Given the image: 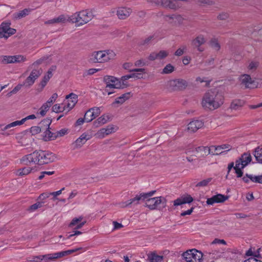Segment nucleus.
Wrapping results in <instances>:
<instances>
[{
	"label": "nucleus",
	"instance_id": "nucleus-36",
	"mask_svg": "<svg viewBox=\"0 0 262 262\" xmlns=\"http://www.w3.org/2000/svg\"><path fill=\"white\" fill-rule=\"evenodd\" d=\"M85 141L79 137L73 143L74 149L80 148L85 143Z\"/></svg>",
	"mask_w": 262,
	"mask_h": 262
},
{
	"label": "nucleus",
	"instance_id": "nucleus-19",
	"mask_svg": "<svg viewBox=\"0 0 262 262\" xmlns=\"http://www.w3.org/2000/svg\"><path fill=\"white\" fill-rule=\"evenodd\" d=\"M130 93H126L122 94L121 96L117 97L115 101L112 103V105H115L116 104H122L126 100L128 99L130 97Z\"/></svg>",
	"mask_w": 262,
	"mask_h": 262
},
{
	"label": "nucleus",
	"instance_id": "nucleus-8",
	"mask_svg": "<svg viewBox=\"0 0 262 262\" xmlns=\"http://www.w3.org/2000/svg\"><path fill=\"white\" fill-rule=\"evenodd\" d=\"M42 74V70L34 69L32 71L30 75L26 78L24 82V85L26 87H30L32 85L35 80L37 79Z\"/></svg>",
	"mask_w": 262,
	"mask_h": 262
},
{
	"label": "nucleus",
	"instance_id": "nucleus-25",
	"mask_svg": "<svg viewBox=\"0 0 262 262\" xmlns=\"http://www.w3.org/2000/svg\"><path fill=\"white\" fill-rule=\"evenodd\" d=\"M66 19L63 15H61L58 17L50 19L48 21H45V24H53L55 23H63L66 21Z\"/></svg>",
	"mask_w": 262,
	"mask_h": 262
},
{
	"label": "nucleus",
	"instance_id": "nucleus-16",
	"mask_svg": "<svg viewBox=\"0 0 262 262\" xmlns=\"http://www.w3.org/2000/svg\"><path fill=\"white\" fill-rule=\"evenodd\" d=\"M205 42V40L202 35L198 36L195 38L193 39L191 41V45L194 47L198 49V50L202 52L203 50L201 49L200 46Z\"/></svg>",
	"mask_w": 262,
	"mask_h": 262
},
{
	"label": "nucleus",
	"instance_id": "nucleus-7",
	"mask_svg": "<svg viewBox=\"0 0 262 262\" xmlns=\"http://www.w3.org/2000/svg\"><path fill=\"white\" fill-rule=\"evenodd\" d=\"M169 85L172 91H181L186 89L188 85V83L184 79H176L170 80Z\"/></svg>",
	"mask_w": 262,
	"mask_h": 262
},
{
	"label": "nucleus",
	"instance_id": "nucleus-10",
	"mask_svg": "<svg viewBox=\"0 0 262 262\" xmlns=\"http://www.w3.org/2000/svg\"><path fill=\"white\" fill-rule=\"evenodd\" d=\"M101 111L99 107H94L90 108L84 114V119L86 122L92 121L96 117L100 114Z\"/></svg>",
	"mask_w": 262,
	"mask_h": 262
},
{
	"label": "nucleus",
	"instance_id": "nucleus-33",
	"mask_svg": "<svg viewBox=\"0 0 262 262\" xmlns=\"http://www.w3.org/2000/svg\"><path fill=\"white\" fill-rule=\"evenodd\" d=\"M100 132L103 135H107L115 132V127L113 125H108L107 127L101 129Z\"/></svg>",
	"mask_w": 262,
	"mask_h": 262
},
{
	"label": "nucleus",
	"instance_id": "nucleus-11",
	"mask_svg": "<svg viewBox=\"0 0 262 262\" xmlns=\"http://www.w3.org/2000/svg\"><path fill=\"white\" fill-rule=\"evenodd\" d=\"M240 80L246 88L253 89L256 87L255 81L252 79L249 75H243L240 78Z\"/></svg>",
	"mask_w": 262,
	"mask_h": 262
},
{
	"label": "nucleus",
	"instance_id": "nucleus-17",
	"mask_svg": "<svg viewBox=\"0 0 262 262\" xmlns=\"http://www.w3.org/2000/svg\"><path fill=\"white\" fill-rule=\"evenodd\" d=\"M66 98L71 99L67 105H66V107L69 108V111H70L72 108H73L75 104L77 103L78 101V95L73 93H71L70 94L67 95Z\"/></svg>",
	"mask_w": 262,
	"mask_h": 262
},
{
	"label": "nucleus",
	"instance_id": "nucleus-37",
	"mask_svg": "<svg viewBox=\"0 0 262 262\" xmlns=\"http://www.w3.org/2000/svg\"><path fill=\"white\" fill-rule=\"evenodd\" d=\"M174 67L170 63H169L167 64L164 68L163 69V71L162 72V74H170L172 72L174 71Z\"/></svg>",
	"mask_w": 262,
	"mask_h": 262
},
{
	"label": "nucleus",
	"instance_id": "nucleus-40",
	"mask_svg": "<svg viewBox=\"0 0 262 262\" xmlns=\"http://www.w3.org/2000/svg\"><path fill=\"white\" fill-rule=\"evenodd\" d=\"M154 39V36L151 35L147 37L146 38L141 40L140 42V45L141 46L149 45L151 43V41Z\"/></svg>",
	"mask_w": 262,
	"mask_h": 262
},
{
	"label": "nucleus",
	"instance_id": "nucleus-12",
	"mask_svg": "<svg viewBox=\"0 0 262 262\" xmlns=\"http://www.w3.org/2000/svg\"><path fill=\"white\" fill-rule=\"evenodd\" d=\"M228 198L229 196L228 195H225L222 194H217L212 196L210 198L207 199L206 203L208 205H212L215 203H223L226 200H228Z\"/></svg>",
	"mask_w": 262,
	"mask_h": 262
},
{
	"label": "nucleus",
	"instance_id": "nucleus-57",
	"mask_svg": "<svg viewBox=\"0 0 262 262\" xmlns=\"http://www.w3.org/2000/svg\"><path fill=\"white\" fill-rule=\"evenodd\" d=\"M68 134V129L62 128L61 130L57 131L56 137H62Z\"/></svg>",
	"mask_w": 262,
	"mask_h": 262
},
{
	"label": "nucleus",
	"instance_id": "nucleus-29",
	"mask_svg": "<svg viewBox=\"0 0 262 262\" xmlns=\"http://www.w3.org/2000/svg\"><path fill=\"white\" fill-rule=\"evenodd\" d=\"M12 63H20L26 60V58L21 55H16L11 56Z\"/></svg>",
	"mask_w": 262,
	"mask_h": 262
},
{
	"label": "nucleus",
	"instance_id": "nucleus-9",
	"mask_svg": "<svg viewBox=\"0 0 262 262\" xmlns=\"http://www.w3.org/2000/svg\"><path fill=\"white\" fill-rule=\"evenodd\" d=\"M231 149L229 144H223L217 146H211L208 150V154L219 155Z\"/></svg>",
	"mask_w": 262,
	"mask_h": 262
},
{
	"label": "nucleus",
	"instance_id": "nucleus-63",
	"mask_svg": "<svg viewBox=\"0 0 262 262\" xmlns=\"http://www.w3.org/2000/svg\"><path fill=\"white\" fill-rule=\"evenodd\" d=\"M21 163L24 164H25L26 165H29L31 164V162H30L29 160L28 159V158L27 157L26 155L24 156L21 159Z\"/></svg>",
	"mask_w": 262,
	"mask_h": 262
},
{
	"label": "nucleus",
	"instance_id": "nucleus-1",
	"mask_svg": "<svg viewBox=\"0 0 262 262\" xmlns=\"http://www.w3.org/2000/svg\"><path fill=\"white\" fill-rule=\"evenodd\" d=\"M224 101L223 93L217 88H213L204 94L202 105L205 109L213 111L220 107L224 103Z\"/></svg>",
	"mask_w": 262,
	"mask_h": 262
},
{
	"label": "nucleus",
	"instance_id": "nucleus-21",
	"mask_svg": "<svg viewBox=\"0 0 262 262\" xmlns=\"http://www.w3.org/2000/svg\"><path fill=\"white\" fill-rule=\"evenodd\" d=\"M31 11V9L30 8L24 9L22 10L18 11V12L15 13L14 14V17L15 19H21L27 16Z\"/></svg>",
	"mask_w": 262,
	"mask_h": 262
},
{
	"label": "nucleus",
	"instance_id": "nucleus-61",
	"mask_svg": "<svg viewBox=\"0 0 262 262\" xmlns=\"http://www.w3.org/2000/svg\"><path fill=\"white\" fill-rule=\"evenodd\" d=\"M184 204L183 198H178L173 201V205L175 206Z\"/></svg>",
	"mask_w": 262,
	"mask_h": 262
},
{
	"label": "nucleus",
	"instance_id": "nucleus-54",
	"mask_svg": "<svg viewBox=\"0 0 262 262\" xmlns=\"http://www.w3.org/2000/svg\"><path fill=\"white\" fill-rule=\"evenodd\" d=\"M45 137L47 138V139H46V141H50V140H53L52 139V135L53 133L49 129H47L45 132Z\"/></svg>",
	"mask_w": 262,
	"mask_h": 262
},
{
	"label": "nucleus",
	"instance_id": "nucleus-5",
	"mask_svg": "<svg viewBox=\"0 0 262 262\" xmlns=\"http://www.w3.org/2000/svg\"><path fill=\"white\" fill-rule=\"evenodd\" d=\"M183 256L187 262H200L202 258L203 253L201 251L193 249L184 252Z\"/></svg>",
	"mask_w": 262,
	"mask_h": 262
},
{
	"label": "nucleus",
	"instance_id": "nucleus-55",
	"mask_svg": "<svg viewBox=\"0 0 262 262\" xmlns=\"http://www.w3.org/2000/svg\"><path fill=\"white\" fill-rule=\"evenodd\" d=\"M198 2L200 5H213L214 4V2L211 0H198Z\"/></svg>",
	"mask_w": 262,
	"mask_h": 262
},
{
	"label": "nucleus",
	"instance_id": "nucleus-14",
	"mask_svg": "<svg viewBox=\"0 0 262 262\" xmlns=\"http://www.w3.org/2000/svg\"><path fill=\"white\" fill-rule=\"evenodd\" d=\"M132 11L130 8L120 7L117 11V15L120 19H125L130 15Z\"/></svg>",
	"mask_w": 262,
	"mask_h": 262
},
{
	"label": "nucleus",
	"instance_id": "nucleus-3",
	"mask_svg": "<svg viewBox=\"0 0 262 262\" xmlns=\"http://www.w3.org/2000/svg\"><path fill=\"white\" fill-rule=\"evenodd\" d=\"M93 16L91 12L88 10H82L68 17L67 20L72 23H77L78 26H82L90 21Z\"/></svg>",
	"mask_w": 262,
	"mask_h": 262
},
{
	"label": "nucleus",
	"instance_id": "nucleus-30",
	"mask_svg": "<svg viewBox=\"0 0 262 262\" xmlns=\"http://www.w3.org/2000/svg\"><path fill=\"white\" fill-rule=\"evenodd\" d=\"M155 197L151 198L148 197L144 201L145 202V206L148 208L150 210H154V205H155Z\"/></svg>",
	"mask_w": 262,
	"mask_h": 262
},
{
	"label": "nucleus",
	"instance_id": "nucleus-59",
	"mask_svg": "<svg viewBox=\"0 0 262 262\" xmlns=\"http://www.w3.org/2000/svg\"><path fill=\"white\" fill-rule=\"evenodd\" d=\"M135 66H137V67H143V66H145V65H146V62H145L144 60L141 59L137 60L135 62Z\"/></svg>",
	"mask_w": 262,
	"mask_h": 262
},
{
	"label": "nucleus",
	"instance_id": "nucleus-20",
	"mask_svg": "<svg viewBox=\"0 0 262 262\" xmlns=\"http://www.w3.org/2000/svg\"><path fill=\"white\" fill-rule=\"evenodd\" d=\"M243 161L244 164H242V168H244L252 161V157L249 152H244L240 157Z\"/></svg>",
	"mask_w": 262,
	"mask_h": 262
},
{
	"label": "nucleus",
	"instance_id": "nucleus-45",
	"mask_svg": "<svg viewBox=\"0 0 262 262\" xmlns=\"http://www.w3.org/2000/svg\"><path fill=\"white\" fill-rule=\"evenodd\" d=\"M41 131V127L40 126H32L30 128V132L32 135H36Z\"/></svg>",
	"mask_w": 262,
	"mask_h": 262
},
{
	"label": "nucleus",
	"instance_id": "nucleus-35",
	"mask_svg": "<svg viewBox=\"0 0 262 262\" xmlns=\"http://www.w3.org/2000/svg\"><path fill=\"white\" fill-rule=\"evenodd\" d=\"M118 78L113 76L106 75L103 78V81L105 83H115Z\"/></svg>",
	"mask_w": 262,
	"mask_h": 262
},
{
	"label": "nucleus",
	"instance_id": "nucleus-53",
	"mask_svg": "<svg viewBox=\"0 0 262 262\" xmlns=\"http://www.w3.org/2000/svg\"><path fill=\"white\" fill-rule=\"evenodd\" d=\"M234 169L235 170V172L236 174L237 178H241L243 175V171L242 169L244 168H242L241 167H234Z\"/></svg>",
	"mask_w": 262,
	"mask_h": 262
},
{
	"label": "nucleus",
	"instance_id": "nucleus-26",
	"mask_svg": "<svg viewBox=\"0 0 262 262\" xmlns=\"http://www.w3.org/2000/svg\"><path fill=\"white\" fill-rule=\"evenodd\" d=\"M66 255V252H65V251H61L60 252H57V253H53V254H47L46 257H48V259H49V261H51V260H52L56 259V258L63 257Z\"/></svg>",
	"mask_w": 262,
	"mask_h": 262
},
{
	"label": "nucleus",
	"instance_id": "nucleus-62",
	"mask_svg": "<svg viewBox=\"0 0 262 262\" xmlns=\"http://www.w3.org/2000/svg\"><path fill=\"white\" fill-rule=\"evenodd\" d=\"M184 204L190 203L193 201V199L190 195H187V196L183 198Z\"/></svg>",
	"mask_w": 262,
	"mask_h": 262
},
{
	"label": "nucleus",
	"instance_id": "nucleus-44",
	"mask_svg": "<svg viewBox=\"0 0 262 262\" xmlns=\"http://www.w3.org/2000/svg\"><path fill=\"white\" fill-rule=\"evenodd\" d=\"M210 45L212 48L217 51L220 49V45L216 39H212L210 41Z\"/></svg>",
	"mask_w": 262,
	"mask_h": 262
},
{
	"label": "nucleus",
	"instance_id": "nucleus-22",
	"mask_svg": "<svg viewBox=\"0 0 262 262\" xmlns=\"http://www.w3.org/2000/svg\"><path fill=\"white\" fill-rule=\"evenodd\" d=\"M253 155L257 162L262 164V146L255 148Z\"/></svg>",
	"mask_w": 262,
	"mask_h": 262
},
{
	"label": "nucleus",
	"instance_id": "nucleus-18",
	"mask_svg": "<svg viewBox=\"0 0 262 262\" xmlns=\"http://www.w3.org/2000/svg\"><path fill=\"white\" fill-rule=\"evenodd\" d=\"M156 192V190H153L147 193H141L136 195L134 198L138 204L140 201H144L148 197H151Z\"/></svg>",
	"mask_w": 262,
	"mask_h": 262
},
{
	"label": "nucleus",
	"instance_id": "nucleus-48",
	"mask_svg": "<svg viewBox=\"0 0 262 262\" xmlns=\"http://www.w3.org/2000/svg\"><path fill=\"white\" fill-rule=\"evenodd\" d=\"M211 179H212L211 178H208L206 180H204L199 182L198 183H197V184L196 185V187L206 186L211 181Z\"/></svg>",
	"mask_w": 262,
	"mask_h": 262
},
{
	"label": "nucleus",
	"instance_id": "nucleus-58",
	"mask_svg": "<svg viewBox=\"0 0 262 262\" xmlns=\"http://www.w3.org/2000/svg\"><path fill=\"white\" fill-rule=\"evenodd\" d=\"M108 119L107 116L105 117L103 115L98 118V121L100 123V124L103 125L107 122Z\"/></svg>",
	"mask_w": 262,
	"mask_h": 262
},
{
	"label": "nucleus",
	"instance_id": "nucleus-43",
	"mask_svg": "<svg viewBox=\"0 0 262 262\" xmlns=\"http://www.w3.org/2000/svg\"><path fill=\"white\" fill-rule=\"evenodd\" d=\"M241 106L242 103L239 100H234L231 103L230 105V108L233 110H237Z\"/></svg>",
	"mask_w": 262,
	"mask_h": 262
},
{
	"label": "nucleus",
	"instance_id": "nucleus-38",
	"mask_svg": "<svg viewBox=\"0 0 262 262\" xmlns=\"http://www.w3.org/2000/svg\"><path fill=\"white\" fill-rule=\"evenodd\" d=\"M115 89H122L125 88L128 86L127 83L124 82H122L121 79H117V81L115 83Z\"/></svg>",
	"mask_w": 262,
	"mask_h": 262
},
{
	"label": "nucleus",
	"instance_id": "nucleus-49",
	"mask_svg": "<svg viewBox=\"0 0 262 262\" xmlns=\"http://www.w3.org/2000/svg\"><path fill=\"white\" fill-rule=\"evenodd\" d=\"M158 59H164L168 56V53L164 50H161L159 53H157Z\"/></svg>",
	"mask_w": 262,
	"mask_h": 262
},
{
	"label": "nucleus",
	"instance_id": "nucleus-56",
	"mask_svg": "<svg viewBox=\"0 0 262 262\" xmlns=\"http://www.w3.org/2000/svg\"><path fill=\"white\" fill-rule=\"evenodd\" d=\"M229 17V14L226 12H222L219 14L217 18L219 20H226Z\"/></svg>",
	"mask_w": 262,
	"mask_h": 262
},
{
	"label": "nucleus",
	"instance_id": "nucleus-39",
	"mask_svg": "<svg viewBox=\"0 0 262 262\" xmlns=\"http://www.w3.org/2000/svg\"><path fill=\"white\" fill-rule=\"evenodd\" d=\"M33 168L30 167H24L18 170L19 176L27 175L31 172Z\"/></svg>",
	"mask_w": 262,
	"mask_h": 262
},
{
	"label": "nucleus",
	"instance_id": "nucleus-31",
	"mask_svg": "<svg viewBox=\"0 0 262 262\" xmlns=\"http://www.w3.org/2000/svg\"><path fill=\"white\" fill-rule=\"evenodd\" d=\"M52 123V119L50 118H47L42 120L40 123V126L41 129H43V126L45 127L46 130L50 129V125Z\"/></svg>",
	"mask_w": 262,
	"mask_h": 262
},
{
	"label": "nucleus",
	"instance_id": "nucleus-34",
	"mask_svg": "<svg viewBox=\"0 0 262 262\" xmlns=\"http://www.w3.org/2000/svg\"><path fill=\"white\" fill-rule=\"evenodd\" d=\"M11 56L2 55L0 56V63L8 64L12 63Z\"/></svg>",
	"mask_w": 262,
	"mask_h": 262
},
{
	"label": "nucleus",
	"instance_id": "nucleus-64",
	"mask_svg": "<svg viewBox=\"0 0 262 262\" xmlns=\"http://www.w3.org/2000/svg\"><path fill=\"white\" fill-rule=\"evenodd\" d=\"M113 224L114 225L113 230L119 229L123 227L121 223H119L117 221H113Z\"/></svg>",
	"mask_w": 262,
	"mask_h": 262
},
{
	"label": "nucleus",
	"instance_id": "nucleus-23",
	"mask_svg": "<svg viewBox=\"0 0 262 262\" xmlns=\"http://www.w3.org/2000/svg\"><path fill=\"white\" fill-rule=\"evenodd\" d=\"M148 259L150 262H161L163 259V256L158 255L153 252L148 254Z\"/></svg>",
	"mask_w": 262,
	"mask_h": 262
},
{
	"label": "nucleus",
	"instance_id": "nucleus-46",
	"mask_svg": "<svg viewBox=\"0 0 262 262\" xmlns=\"http://www.w3.org/2000/svg\"><path fill=\"white\" fill-rule=\"evenodd\" d=\"M106 84L105 91L108 93V95H111L114 93L113 91H110V89H115V83H105Z\"/></svg>",
	"mask_w": 262,
	"mask_h": 262
},
{
	"label": "nucleus",
	"instance_id": "nucleus-47",
	"mask_svg": "<svg viewBox=\"0 0 262 262\" xmlns=\"http://www.w3.org/2000/svg\"><path fill=\"white\" fill-rule=\"evenodd\" d=\"M23 86H24V83L23 84H17L10 92L8 93V96H10L12 94H16Z\"/></svg>",
	"mask_w": 262,
	"mask_h": 262
},
{
	"label": "nucleus",
	"instance_id": "nucleus-28",
	"mask_svg": "<svg viewBox=\"0 0 262 262\" xmlns=\"http://www.w3.org/2000/svg\"><path fill=\"white\" fill-rule=\"evenodd\" d=\"M47 255V254L33 256L32 259L29 261L32 262H49V259L46 257Z\"/></svg>",
	"mask_w": 262,
	"mask_h": 262
},
{
	"label": "nucleus",
	"instance_id": "nucleus-32",
	"mask_svg": "<svg viewBox=\"0 0 262 262\" xmlns=\"http://www.w3.org/2000/svg\"><path fill=\"white\" fill-rule=\"evenodd\" d=\"M26 156L27 158H28V159L29 160L31 163H34L35 164H37V150L34 151L30 154L27 155Z\"/></svg>",
	"mask_w": 262,
	"mask_h": 262
},
{
	"label": "nucleus",
	"instance_id": "nucleus-4",
	"mask_svg": "<svg viewBox=\"0 0 262 262\" xmlns=\"http://www.w3.org/2000/svg\"><path fill=\"white\" fill-rule=\"evenodd\" d=\"M37 152V164L43 165L55 161L56 155L49 150H38Z\"/></svg>",
	"mask_w": 262,
	"mask_h": 262
},
{
	"label": "nucleus",
	"instance_id": "nucleus-2",
	"mask_svg": "<svg viewBox=\"0 0 262 262\" xmlns=\"http://www.w3.org/2000/svg\"><path fill=\"white\" fill-rule=\"evenodd\" d=\"M115 56V53L112 50L94 51L89 55L88 61L90 63H104Z\"/></svg>",
	"mask_w": 262,
	"mask_h": 262
},
{
	"label": "nucleus",
	"instance_id": "nucleus-24",
	"mask_svg": "<svg viewBox=\"0 0 262 262\" xmlns=\"http://www.w3.org/2000/svg\"><path fill=\"white\" fill-rule=\"evenodd\" d=\"M161 6L171 9H176L177 8V6L173 0H162Z\"/></svg>",
	"mask_w": 262,
	"mask_h": 262
},
{
	"label": "nucleus",
	"instance_id": "nucleus-50",
	"mask_svg": "<svg viewBox=\"0 0 262 262\" xmlns=\"http://www.w3.org/2000/svg\"><path fill=\"white\" fill-rule=\"evenodd\" d=\"M42 206V203L41 202H37L35 204H34L33 205L30 206L29 208V210L30 211H34L36 209H37L38 208H40Z\"/></svg>",
	"mask_w": 262,
	"mask_h": 262
},
{
	"label": "nucleus",
	"instance_id": "nucleus-41",
	"mask_svg": "<svg viewBox=\"0 0 262 262\" xmlns=\"http://www.w3.org/2000/svg\"><path fill=\"white\" fill-rule=\"evenodd\" d=\"M66 109V106L64 105V107H62L60 106L59 104H56L53 105L52 107V111L56 113L62 112Z\"/></svg>",
	"mask_w": 262,
	"mask_h": 262
},
{
	"label": "nucleus",
	"instance_id": "nucleus-52",
	"mask_svg": "<svg viewBox=\"0 0 262 262\" xmlns=\"http://www.w3.org/2000/svg\"><path fill=\"white\" fill-rule=\"evenodd\" d=\"M186 50V46H184L182 48H179L174 53L176 56H180L182 55L184 52V51Z\"/></svg>",
	"mask_w": 262,
	"mask_h": 262
},
{
	"label": "nucleus",
	"instance_id": "nucleus-51",
	"mask_svg": "<svg viewBox=\"0 0 262 262\" xmlns=\"http://www.w3.org/2000/svg\"><path fill=\"white\" fill-rule=\"evenodd\" d=\"M82 219H83V217L82 216H79L78 218H76V217L74 218L72 220L70 224H69V226L72 227V226H75L76 224H78L79 222H80L82 221Z\"/></svg>",
	"mask_w": 262,
	"mask_h": 262
},
{
	"label": "nucleus",
	"instance_id": "nucleus-6",
	"mask_svg": "<svg viewBox=\"0 0 262 262\" xmlns=\"http://www.w3.org/2000/svg\"><path fill=\"white\" fill-rule=\"evenodd\" d=\"M9 22H3L0 26V38L7 39L10 36L15 34L16 30L10 27Z\"/></svg>",
	"mask_w": 262,
	"mask_h": 262
},
{
	"label": "nucleus",
	"instance_id": "nucleus-27",
	"mask_svg": "<svg viewBox=\"0 0 262 262\" xmlns=\"http://www.w3.org/2000/svg\"><path fill=\"white\" fill-rule=\"evenodd\" d=\"M196 152L200 154V157H205L207 156L209 148L207 146H199L194 148Z\"/></svg>",
	"mask_w": 262,
	"mask_h": 262
},
{
	"label": "nucleus",
	"instance_id": "nucleus-60",
	"mask_svg": "<svg viewBox=\"0 0 262 262\" xmlns=\"http://www.w3.org/2000/svg\"><path fill=\"white\" fill-rule=\"evenodd\" d=\"M258 62H254L252 61L250 63L248 68L249 70H255L257 67L258 66Z\"/></svg>",
	"mask_w": 262,
	"mask_h": 262
},
{
	"label": "nucleus",
	"instance_id": "nucleus-13",
	"mask_svg": "<svg viewBox=\"0 0 262 262\" xmlns=\"http://www.w3.org/2000/svg\"><path fill=\"white\" fill-rule=\"evenodd\" d=\"M154 210H162L166 206L167 200L163 196L155 197Z\"/></svg>",
	"mask_w": 262,
	"mask_h": 262
},
{
	"label": "nucleus",
	"instance_id": "nucleus-42",
	"mask_svg": "<svg viewBox=\"0 0 262 262\" xmlns=\"http://www.w3.org/2000/svg\"><path fill=\"white\" fill-rule=\"evenodd\" d=\"M250 180L253 182L262 184V174L258 176H253L251 174Z\"/></svg>",
	"mask_w": 262,
	"mask_h": 262
},
{
	"label": "nucleus",
	"instance_id": "nucleus-15",
	"mask_svg": "<svg viewBox=\"0 0 262 262\" xmlns=\"http://www.w3.org/2000/svg\"><path fill=\"white\" fill-rule=\"evenodd\" d=\"M203 125L204 122L201 120H192L188 124L187 129L192 133H194L201 128Z\"/></svg>",
	"mask_w": 262,
	"mask_h": 262
}]
</instances>
